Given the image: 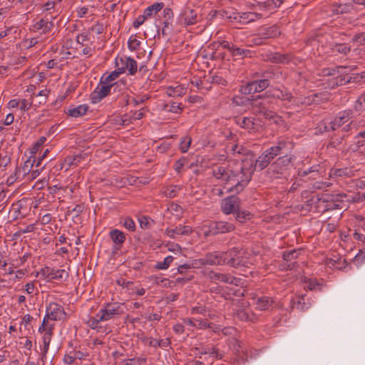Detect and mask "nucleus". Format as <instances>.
Instances as JSON below:
<instances>
[{
  "label": "nucleus",
  "mask_w": 365,
  "mask_h": 365,
  "mask_svg": "<svg viewBox=\"0 0 365 365\" xmlns=\"http://www.w3.org/2000/svg\"><path fill=\"white\" fill-rule=\"evenodd\" d=\"M344 134L339 135V137L331 138L330 142L327 145V148H337L342 143L343 140L344 139Z\"/></svg>",
  "instance_id": "46"
},
{
  "label": "nucleus",
  "mask_w": 365,
  "mask_h": 365,
  "mask_svg": "<svg viewBox=\"0 0 365 365\" xmlns=\"http://www.w3.org/2000/svg\"><path fill=\"white\" fill-rule=\"evenodd\" d=\"M123 73V71H120L118 68L115 71H112L110 73L107 74L105 73L102 77L101 79L106 82V83L108 84H116L117 87H119L121 85H124L123 81H118V82H113L115 79H117L119 76Z\"/></svg>",
  "instance_id": "24"
},
{
  "label": "nucleus",
  "mask_w": 365,
  "mask_h": 365,
  "mask_svg": "<svg viewBox=\"0 0 365 365\" xmlns=\"http://www.w3.org/2000/svg\"><path fill=\"white\" fill-rule=\"evenodd\" d=\"M201 265H221L227 264L226 252H212L207 254L205 258L200 259Z\"/></svg>",
  "instance_id": "10"
},
{
  "label": "nucleus",
  "mask_w": 365,
  "mask_h": 365,
  "mask_svg": "<svg viewBox=\"0 0 365 365\" xmlns=\"http://www.w3.org/2000/svg\"><path fill=\"white\" fill-rule=\"evenodd\" d=\"M82 160L81 155H76L73 156H67L64 159V164L67 165L68 167L72 165H78V163Z\"/></svg>",
  "instance_id": "43"
},
{
  "label": "nucleus",
  "mask_w": 365,
  "mask_h": 365,
  "mask_svg": "<svg viewBox=\"0 0 365 365\" xmlns=\"http://www.w3.org/2000/svg\"><path fill=\"white\" fill-rule=\"evenodd\" d=\"M88 110V106L86 104L79 105L76 107H69L66 112L69 116L78 118L84 115Z\"/></svg>",
  "instance_id": "22"
},
{
  "label": "nucleus",
  "mask_w": 365,
  "mask_h": 365,
  "mask_svg": "<svg viewBox=\"0 0 365 365\" xmlns=\"http://www.w3.org/2000/svg\"><path fill=\"white\" fill-rule=\"evenodd\" d=\"M128 48L130 51H135L140 45V41L136 38H130L128 40Z\"/></svg>",
  "instance_id": "59"
},
{
  "label": "nucleus",
  "mask_w": 365,
  "mask_h": 365,
  "mask_svg": "<svg viewBox=\"0 0 365 365\" xmlns=\"http://www.w3.org/2000/svg\"><path fill=\"white\" fill-rule=\"evenodd\" d=\"M183 214V209L182 207L177 204L172 202L167 208L165 211V216L167 215H171L175 217V219L180 220Z\"/></svg>",
  "instance_id": "26"
},
{
  "label": "nucleus",
  "mask_w": 365,
  "mask_h": 365,
  "mask_svg": "<svg viewBox=\"0 0 365 365\" xmlns=\"http://www.w3.org/2000/svg\"><path fill=\"white\" fill-rule=\"evenodd\" d=\"M265 38H262V33L255 35L252 39V43L255 45H262L264 43Z\"/></svg>",
  "instance_id": "63"
},
{
  "label": "nucleus",
  "mask_w": 365,
  "mask_h": 365,
  "mask_svg": "<svg viewBox=\"0 0 365 365\" xmlns=\"http://www.w3.org/2000/svg\"><path fill=\"white\" fill-rule=\"evenodd\" d=\"M178 190H179V188H178L176 185L170 186L165 190V195L169 198H173L176 196Z\"/></svg>",
  "instance_id": "53"
},
{
  "label": "nucleus",
  "mask_w": 365,
  "mask_h": 365,
  "mask_svg": "<svg viewBox=\"0 0 365 365\" xmlns=\"http://www.w3.org/2000/svg\"><path fill=\"white\" fill-rule=\"evenodd\" d=\"M262 115L266 119L273 120L274 123H277V119L279 118V116L277 113L269 110V109H267Z\"/></svg>",
  "instance_id": "54"
},
{
  "label": "nucleus",
  "mask_w": 365,
  "mask_h": 365,
  "mask_svg": "<svg viewBox=\"0 0 365 365\" xmlns=\"http://www.w3.org/2000/svg\"><path fill=\"white\" fill-rule=\"evenodd\" d=\"M351 9V5H349V4H340L337 6H336V7L334 9H333V11L334 13H335L336 14H346L348 12L350 11Z\"/></svg>",
  "instance_id": "45"
},
{
  "label": "nucleus",
  "mask_w": 365,
  "mask_h": 365,
  "mask_svg": "<svg viewBox=\"0 0 365 365\" xmlns=\"http://www.w3.org/2000/svg\"><path fill=\"white\" fill-rule=\"evenodd\" d=\"M348 76L347 75H340L335 78L334 84L337 86H344L349 83L347 81Z\"/></svg>",
  "instance_id": "57"
},
{
  "label": "nucleus",
  "mask_w": 365,
  "mask_h": 365,
  "mask_svg": "<svg viewBox=\"0 0 365 365\" xmlns=\"http://www.w3.org/2000/svg\"><path fill=\"white\" fill-rule=\"evenodd\" d=\"M199 10L186 7L178 17L179 23L185 26H192L200 21Z\"/></svg>",
  "instance_id": "5"
},
{
  "label": "nucleus",
  "mask_w": 365,
  "mask_h": 365,
  "mask_svg": "<svg viewBox=\"0 0 365 365\" xmlns=\"http://www.w3.org/2000/svg\"><path fill=\"white\" fill-rule=\"evenodd\" d=\"M274 301L268 297H262L257 299L256 305L257 308L259 310H267L273 304Z\"/></svg>",
  "instance_id": "31"
},
{
  "label": "nucleus",
  "mask_w": 365,
  "mask_h": 365,
  "mask_svg": "<svg viewBox=\"0 0 365 365\" xmlns=\"http://www.w3.org/2000/svg\"><path fill=\"white\" fill-rule=\"evenodd\" d=\"M115 65L120 71H123V73L128 71V73L132 76L135 74L138 70L137 62L131 57H117Z\"/></svg>",
  "instance_id": "7"
},
{
  "label": "nucleus",
  "mask_w": 365,
  "mask_h": 365,
  "mask_svg": "<svg viewBox=\"0 0 365 365\" xmlns=\"http://www.w3.org/2000/svg\"><path fill=\"white\" fill-rule=\"evenodd\" d=\"M232 56L237 57L238 58H243L245 57H251L252 51L248 49H242L239 47H232Z\"/></svg>",
  "instance_id": "36"
},
{
  "label": "nucleus",
  "mask_w": 365,
  "mask_h": 365,
  "mask_svg": "<svg viewBox=\"0 0 365 365\" xmlns=\"http://www.w3.org/2000/svg\"><path fill=\"white\" fill-rule=\"evenodd\" d=\"M109 235H110V238L112 239L113 242L115 245H121L125 240V234L122 231H120L116 229L112 230L110 232Z\"/></svg>",
  "instance_id": "32"
},
{
  "label": "nucleus",
  "mask_w": 365,
  "mask_h": 365,
  "mask_svg": "<svg viewBox=\"0 0 365 365\" xmlns=\"http://www.w3.org/2000/svg\"><path fill=\"white\" fill-rule=\"evenodd\" d=\"M240 171L242 176L241 177L240 180H237V183L229 189L230 192L235 193L240 192L252 179L254 170L242 167Z\"/></svg>",
  "instance_id": "9"
},
{
  "label": "nucleus",
  "mask_w": 365,
  "mask_h": 365,
  "mask_svg": "<svg viewBox=\"0 0 365 365\" xmlns=\"http://www.w3.org/2000/svg\"><path fill=\"white\" fill-rule=\"evenodd\" d=\"M8 144L0 141V166L6 167L11 162V152L8 150Z\"/></svg>",
  "instance_id": "21"
},
{
  "label": "nucleus",
  "mask_w": 365,
  "mask_h": 365,
  "mask_svg": "<svg viewBox=\"0 0 365 365\" xmlns=\"http://www.w3.org/2000/svg\"><path fill=\"white\" fill-rule=\"evenodd\" d=\"M213 175L219 180L225 181L233 180L234 178L237 177L233 171L227 169L223 166H217L212 170Z\"/></svg>",
  "instance_id": "17"
},
{
  "label": "nucleus",
  "mask_w": 365,
  "mask_h": 365,
  "mask_svg": "<svg viewBox=\"0 0 365 365\" xmlns=\"http://www.w3.org/2000/svg\"><path fill=\"white\" fill-rule=\"evenodd\" d=\"M352 41L353 42L359 43L361 44L364 43V42H365V34L364 33H360V34H356L353 37Z\"/></svg>",
  "instance_id": "64"
},
{
  "label": "nucleus",
  "mask_w": 365,
  "mask_h": 365,
  "mask_svg": "<svg viewBox=\"0 0 365 365\" xmlns=\"http://www.w3.org/2000/svg\"><path fill=\"white\" fill-rule=\"evenodd\" d=\"M227 254V264L233 267H238L242 265V260L237 257L240 250L237 247H233L230 250L225 252Z\"/></svg>",
  "instance_id": "19"
},
{
  "label": "nucleus",
  "mask_w": 365,
  "mask_h": 365,
  "mask_svg": "<svg viewBox=\"0 0 365 365\" xmlns=\"http://www.w3.org/2000/svg\"><path fill=\"white\" fill-rule=\"evenodd\" d=\"M261 76L262 78L261 80H264L265 81H267V87H269L270 84V80L274 78L275 74L272 71H267L263 72Z\"/></svg>",
  "instance_id": "58"
},
{
  "label": "nucleus",
  "mask_w": 365,
  "mask_h": 365,
  "mask_svg": "<svg viewBox=\"0 0 365 365\" xmlns=\"http://www.w3.org/2000/svg\"><path fill=\"white\" fill-rule=\"evenodd\" d=\"M272 96L281 101H291L292 98V95L290 92L287 90L283 91L279 88H274L272 90Z\"/></svg>",
  "instance_id": "30"
},
{
  "label": "nucleus",
  "mask_w": 365,
  "mask_h": 365,
  "mask_svg": "<svg viewBox=\"0 0 365 365\" xmlns=\"http://www.w3.org/2000/svg\"><path fill=\"white\" fill-rule=\"evenodd\" d=\"M173 257L172 256L166 257L163 262H158L156 264L155 267L158 269H165L168 268L171 262L173 261Z\"/></svg>",
  "instance_id": "47"
},
{
  "label": "nucleus",
  "mask_w": 365,
  "mask_h": 365,
  "mask_svg": "<svg viewBox=\"0 0 365 365\" xmlns=\"http://www.w3.org/2000/svg\"><path fill=\"white\" fill-rule=\"evenodd\" d=\"M231 151L233 153H238V154H246L248 153V150L242 146H238L237 145H232L231 148Z\"/></svg>",
  "instance_id": "62"
},
{
  "label": "nucleus",
  "mask_w": 365,
  "mask_h": 365,
  "mask_svg": "<svg viewBox=\"0 0 365 365\" xmlns=\"http://www.w3.org/2000/svg\"><path fill=\"white\" fill-rule=\"evenodd\" d=\"M235 316L242 321L245 322H255L256 319L255 314L252 312L249 308V303L245 300H237V303L235 304Z\"/></svg>",
  "instance_id": "3"
},
{
  "label": "nucleus",
  "mask_w": 365,
  "mask_h": 365,
  "mask_svg": "<svg viewBox=\"0 0 365 365\" xmlns=\"http://www.w3.org/2000/svg\"><path fill=\"white\" fill-rule=\"evenodd\" d=\"M260 32L262 33V38H265V40L272 38H276L281 34V31L277 25L266 27L263 29Z\"/></svg>",
  "instance_id": "25"
},
{
  "label": "nucleus",
  "mask_w": 365,
  "mask_h": 365,
  "mask_svg": "<svg viewBox=\"0 0 365 365\" xmlns=\"http://www.w3.org/2000/svg\"><path fill=\"white\" fill-rule=\"evenodd\" d=\"M294 160V155L279 156L270 165L267 173L272 179L282 178L289 170Z\"/></svg>",
  "instance_id": "1"
},
{
  "label": "nucleus",
  "mask_w": 365,
  "mask_h": 365,
  "mask_svg": "<svg viewBox=\"0 0 365 365\" xmlns=\"http://www.w3.org/2000/svg\"><path fill=\"white\" fill-rule=\"evenodd\" d=\"M187 162V159L185 158H181L179 160H178L175 163V170L180 173L181 171V169L182 167L185 165V163Z\"/></svg>",
  "instance_id": "61"
},
{
  "label": "nucleus",
  "mask_w": 365,
  "mask_h": 365,
  "mask_svg": "<svg viewBox=\"0 0 365 365\" xmlns=\"http://www.w3.org/2000/svg\"><path fill=\"white\" fill-rule=\"evenodd\" d=\"M142 341H143L145 344H148L150 346L153 347H163L166 346L168 344L167 341H164L163 340H155L153 338L149 337H144L142 339Z\"/></svg>",
  "instance_id": "41"
},
{
  "label": "nucleus",
  "mask_w": 365,
  "mask_h": 365,
  "mask_svg": "<svg viewBox=\"0 0 365 365\" xmlns=\"http://www.w3.org/2000/svg\"><path fill=\"white\" fill-rule=\"evenodd\" d=\"M319 130L321 133L336 130L331 121L328 123L327 124V123L322 124L321 125H319Z\"/></svg>",
  "instance_id": "56"
},
{
  "label": "nucleus",
  "mask_w": 365,
  "mask_h": 365,
  "mask_svg": "<svg viewBox=\"0 0 365 365\" xmlns=\"http://www.w3.org/2000/svg\"><path fill=\"white\" fill-rule=\"evenodd\" d=\"M255 119L252 117H243L242 119H239L237 124L240 127L253 130L255 128Z\"/></svg>",
  "instance_id": "35"
},
{
  "label": "nucleus",
  "mask_w": 365,
  "mask_h": 365,
  "mask_svg": "<svg viewBox=\"0 0 365 365\" xmlns=\"http://www.w3.org/2000/svg\"><path fill=\"white\" fill-rule=\"evenodd\" d=\"M53 26V24L52 21L41 19L34 25V29L37 31H41L43 34H46Z\"/></svg>",
  "instance_id": "28"
},
{
  "label": "nucleus",
  "mask_w": 365,
  "mask_h": 365,
  "mask_svg": "<svg viewBox=\"0 0 365 365\" xmlns=\"http://www.w3.org/2000/svg\"><path fill=\"white\" fill-rule=\"evenodd\" d=\"M49 153L48 149H46L43 152V153L38 158V160H36L35 158L33 160V162L31 163V159H29L24 165V167L23 168L24 173H26V171H29L28 167L29 163L31 165V166H34L35 165L36 167H39L41 164V161L46 158L47 154Z\"/></svg>",
  "instance_id": "34"
},
{
  "label": "nucleus",
  "mask_w": 365,
  "mask_h": 365,
  "mask_svg": "<svg viewBox=\"0 0 365 365\" xmlns=\"http://www.w3.org/2000/svg\"><path fill=\"white\" fill-rule=\"evenodd\" d=\"M209 277L212 281H220L230 284H234V280H235V278L230 274L217 273L213 271L209 272Z\"/></svg>",
  "instance_id": "23"
},
{
  "label": "nucleus",
  "mask_w": 365,
  "mask_h": 365,
  "mask_svg": "<svg viewBox=\"0 0 365 365\" xmlns=\"http://www.w3.org/2000/svg\"><path fill=\"white\" fill-rule=\"evenodd\" d=\"M292 58L289 53H274L272 55L270 60L274 63H288Z\"/></svg>",
  "instance_id": "29"
},
{
  "label": "nucleus",
  "mask_w": 365,
  "mask_h": 365,
  "mask_svg": "<svg viewBox=\"0 0 365 365\" xmlns=\"http://www.w3.org/2000/svg\"><path fill=\"white\" fill-rule=\"evenodd\" d=\"M52 336V327H50L49 329L45 331L43 336V355L45 356L49 349V344L51 340Z\"/></svg>",
  "instance_id": "37"
},
{
  "label": "nucleus",
  "mask_w": 365,
  "mask_h": 365,
  "mask_svg": "<svg viewBox=\"0 0 365 365\" xmlns=\"http://www.w3.org/2000/svg\"><path fill=\"white\" fill-rule=\"evenodd\" d=\"M275 158L267 148L255 160L254 169L259 171L266 168Z\"/></svg>",
  "instance_id": "13"
},
{
  "label": "nucleus",
  "mask_w": 365,
  "mask_h": 365,
  "mask_svg": "<svg viewBox=\"0 0 365 365\" xmlns=\"http://www.w3.org/2000/svg\"><path fill=\"white\" fill-rule=\"evenodd\" d=\"M51 272H53L52 267H44L40 270L38 274L43 277L47 281H50Z\"/></svg>",
  "instance_id": "55"
},
{
  "label": "nucleus",
  "mask_w": 365,
  "mask_h": 365,
  "mask_svg": "<svg viewBox=\"0 0 365 365\" xmlns=\"http://www.w3.org/2000/svg\"><path fill=\"white\" fill-rule=\"evenodd\" d=\"M346 68H347V67L342 66H336L335 68H327L324 70V75H327V76H333L336 73H341V70L346 69Z\"/></svg>",
  "instance_id": "52"
},
{
  "label": "nucleus",
  "mask_w": 365,
  "mask_h": 365,
  "mask_svg": "<svg viewBox=\"0 0 365 365\" xmlns=\"http://www.w3.org/2000/svg\"><path fill=\"white\" fill-rule=\"evenodd\" d=\"M113 87H117V85L106 83L101 79V83L91 94L92 103H96L101 101L111 92Z\"/></svg>",
  "instance_id": "6"
},
{
  "label": "nucleus",
  "mask_w": 365,
  "mask_h": 365,
  "mask_svg": "<svg viewBox=\"0 0 365 365\" xmlns=\"http://www.w3.org/2000/svg\"><path fill=\"white\" fill-rule=\"evenodd\" d=\"M143 117V113L141 110L135 111L130 115H125L122 118V124L124 125H128L132 120H140Z\"/></svg>",
  "instance_id": "33"
},
{
  "label": "nucleus",
  "mask_w": 365,
  "mask_h": 365,
  "mask_svg": "<svg viewBox=\"0 0 365 365\" xmlns=\"http://www.w3.org/2000/svg\"><path fill=\"white\" fill-rule=\"evenodd\" d=\"M294 143L287 139H279L275 145L269 148L270 153L274 158L278 155H290L294 149Z\"/></svg>",
  "instance_id": "4"
},
{
  "label": "nucleus",
  "mask_w": 365,
  "mask_h": 365,
  "mask_svg": "<svg viewBox=\"0 0 365 365\" xmlns=\"http://www.w3.org/2000/svg\"><path fill=\"white\" fill-rule=\"evenodd\" d=\"M331 176H339L341 177L347 174V170H350L349 168H341V169H331Z\"/></svg>",
  "instance_id": "60"
},
{
  "label": "nucleus",
  "mask_w": 365,
  "mask_h": 365,
  "mask_svg": "<svg viewBox=\"0 0 365 365\" xmlns=\"http://www.w3.org/2000/svg\"><path fill=\"white\" fill-rule=\"evenodd\" d=\"M250 101V98L240 97V96H235L232 99V102L235 106H247L249 105Z\"/></svg>",
  "instance_id": "50"
},
{
  "label": "nucleus",
  "mask_w": 365,
  "mask_h": 365,
  "mask_svg": "<svg viewBox=\"0 0 365 365\" xmlns=\"http://www.w3.org/2000/svg\"><path fill=\"white\" fill-rule=\"evenodd\" d=\"M356 111L362 112L365 110V93H363L359 96L354 104Z\"/></svg>",
  "instance_id": "44"
},
{
  "label": "nucleus",
  "mask_w": 365,
  "mask_h": 365,
  "mask_svg": "<svg viewBox=\"0 0 365 365\" xmlns=\"http://www.w3.org/2000/svg\"><path fill=\"white\" fill-rule=\"evenodd\" d=\"M299 250H292L290 251H285L282 255V258L285 261H291L298 257Z\"/></svg>",
  "instance_id": "49"
},
{
  "label": "nucleus",
  "mask_w": 365,
  "mask_h": 365,
  "mask_svg": "<svg viewBox=\"0 0 365 365\" xmlns=\"http://www.w3.org/2000/svg\"><path fill=\"white\" fill-rule=\"evenodd\" d=\"M353 112L351 110H345L339 112L338 115L331 121L333 125L336 130L342 127L345 123H348L352 118Z\"/></svg>",
  "instance_id": "18"
},
{
  "label": "nucleus",
  "mask_w": 365,
  "mask_h": 365,
  "mask_svg": "<svg viewBox=\"0 0 365 365\" xmlns=\"http://www.w3.org/2000/svg\"><path fill=\"white\" fill-rule=\"evenodd\" d=\"M66 314L63 307L56 302H51L46 307V316L49 318V319L55 321L61 320L65 317Z\"/></svg>",
  "instance_id": "11"
},
{
  "label": "nucleus",
  "mask_w": 365,
  "mask_h": 365,
  "mask_svg": "<svg viewBox=\"0 0 365 365\" xmlns=\"http://www.w3.org/2000/svg\"><path fill=\"white\" fill-rule=\"evenodd\" d=\"M365 81V72L361 73H353L348 76L347 81L349 83L361 84Z\"/></svg>",
  "instance_id": "40"
},
{
  "label": "nucleus",
  "mask_w": 365,
  "mask_h": 365,
  "mask_svg": "<svg viewBox=\"0 0 365 365\" xmlns=\"http://www.w3.org/2000/svg\"><path fill=\"white\" fill-rule=\"evenodd\" d=\"M50 281L53 279L59 280V281H66L69 277V269L67 270L65 269H56L52 268Z\"/></svg>",
  "instance_id": "27"
},
{
  "label": "nucleus",
  "mask_w": 365,
  "mask_h": 365,
  "mask_svg": "<svg viewBox=\"0 0 365 365\" xmlns=\"http://www.w3.org/2000/svg\"><path fill=\"white\" fill-rule=\"evenodd\" d=\"M123 225L130 231H134L135 229V225L134 221L130 217H125L121 220Z\"/></svg>",
  "instance_id": "51"
},
{
  "label": "nucleus",
  "mask_w": 365,
  "mask_h": 365,
  "mask_svg": "<svg viewBox=\"0 0 365 365\" xmlns=\"http://www.w3.org/2000/svg\"><path fill=\"white\" fill-rule=\"evenodd\" d=\"M235 213H236V220L240 223H244L247 220L250 219L252 216V214L250 212L241 210L240 207Z\"/></svg>",
  "instance_id": "38"
},
{
  "label": "nucleus",
  "mask_w": 365,
  "mask_h": 365,
  "mask_svg": "<svg viewBox=\"0 0 365 365\" xmlns=\"http://www.w3.org/2000/svg\"><path fill=\"white\" fill-rule=\"evenodd\" d=\"M235 226L230 222L225 221H212L204 224L201 230L205 237L215 236L234 231Z\"/></svg>",
  "instance_id": "2"
},
{
  "label": "nucleus",
  "mask_w": 365,
  "mask_h": 365,
  "mask_svg": "<svg viewBox=\"0 0 365 365\" xmlns=\"http://www.w3.org/2000/svg\"><path fill=\"white\" fill-rule=\"evenodd\" d=\"M267 88V82L264 80H256L240 86V92L243 95H250L264 91Z\"/></svg>",
  "instance_id": "8"
},
{
  "label": "nucleus",
  "mask_w": 365,
  "mask_h": 365,
  "mask_svg": "<svg viewBox=\"0 0 365 365\" xmlns=\"http://www.w3.org/2000/svg\"><path fill=\"white\" fill-rule=\"evenodd\" d=\"M101 310L103 312L101 319H106V320L112 319L114 315H119L123 313V309L118 303L107 304L105 309Z\"/></svg>",
  "instance_id": "16"
},
{
  "label": "nucleus",
  "mask_w": 365,
  "mask_h": 365,
  "mask_svg": "<svg viewBox=\"0 0 365 365\" xmlns=\"http://www.w3.org/2000/svg\"><path fill=\"white\" fill-rule=\"evenodd\" d=\"M191 142H192V139L189 136H185L182 139V140L180 142V149L182 153H185L188 150V149L190 146Z\"/></svg>",
  "instance_id": "48"
},
{
  "label": "nucleus",
  "mask_w": 365,
  "mask_h": 365,
  "mask_svg": "<svg viewBox=\"0 0 365 365\" xmlns=\"http://www.w3.org/2000/svg\"><path fill=\"white\" fill-rule=\"evenodd\" d=\"M227 18L234 19L241 24H248L262 18V14L255 12L233 13Z\"/></svg>",
  "instance_id": "12"
},
{
  "label": "nucleus",
  "mask_w": 365,
  "mask_h": 365,
  "mask_svg": "<svg viewBox=\"0 0 365 365\" xmlns=\"http://www.w3.org/2000/svg\"><path fill=\"white\" fill-rule=\"evenodd\" d=\"M192 232V227L186 225H180L175 228L165 230L166 235L171 238H174L175 235H189Z\"/></svg>",
  "instance_id": "20"
},
{
  "label": "nucleus",
  "mask_w": 365,
  "mask_h": 365,
  "mask_svg": "<svg viewBox=\"0 0 365 365\" xmlns=\"http://www.w3.org/2000/svg\"><path fill=\"white\" fill-rule=\"evenodd\" d=\"M267 104L268 101L261 96H257L256 98L252 96L249 103L255 114H263L268 109Z\"/></svg>",
  "instance_id": "15"
},
{
  "label": "nucleus",
  "mask_w": 365,
  "mask_h": 365,
  "mask_svg": "<svg viewBox=\"0 0 365 365\" xmlns=\"http://www.w3.org/2000/svg\"><path fill=\"white\" fill-rule=\"evenodd\" d=\"M239 207L240 199L235 195L224 199L222 202V211L227 215L235 213Z\"/></svg>",
  "instance_id": "14"
},
{
  "label": "nucleus",
  "mask_w": 365,
  "mask_h": 365,
  "mask_svg": "<svg viewBox=\"0 0 365 365\" xmlns=\"http://www.w3.org/2000/svg\"><path fill=\"white\" fill-rule=\"evenodd\" d=\"M339 197H346V195L345 194H344V195H338L337 196H336V197L334 198V200H332V202H331V204H329L327 205V207H328L327 210L342 209L344 207L345 205L344 204L343 200L338 199Z\"/></svg>",
  "instance_id": "39"
},
{
  "label": "nucleus",
  "mask_w": 365,
  "mask_h": 365,
  "mask_svg": "<svg viewBox=\"0 0 365 365\" xmlns=\"http://www.w3.org/2000/svg\"><path fill=\"white\" fill-rule=\"evenodd\" d=\"M331 50L333 52H337L341 54L346 55L351 51V47L345 43H335L332 46Z\"/></svg>",
  "instance_id": "42"
}]
</instances>
